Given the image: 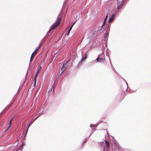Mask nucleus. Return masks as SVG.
Segmentation results:
<instances>
[{
  "mask_svg": "<svg viewBox=\"0 0 151 151\" xmlns=\"http://www.w3.org/2000/svg\"><path fill=\"white\" fill-rule=\"evenodd\" d=\"M62 17V14H60L57 17L56 21L55 23H54L51 27V28L49 31L50 33L52 32L53 30L59 25L61 23V19Z\"/></svg>",
  "mask_w": 151,
  "mask_h": 151,
  "instance_id": "f257e3e1",
  "label": "nucleus"
},
{
  "mask_svg": "<svg viewBox=\"0 0 151 151\" xmlns=\"http://www.w3.org/2000/svg\"><path fill=\"white\" fill-rule=\"evenodd\" d=\"M106 35L105 36V37L106 38V35H107V34H106Z\"/></svg>",
  "mask_w": 151,
  "mask_h": 151,
  "instance_id": "412c9836",
  "label": "nucleus"
},
{
  "mask_svg": "<svg viewBox=\"0 0 151 151\" xmlns=\"http://www.w3.org/2000/svg\"><path fill=\"white\" fill-rule=\"evenodd\" d=\"M105 144L106 145V146H107V147L108 148L109 146V142L106 140H105Z\"/></svg>",
  "mask_w": 151,
  "mask_h": 151,
  "instance_id": "1a4fd4ad",
  "label": "nucleus"
},
{
  "mask_svg": "<svg viewBox=\"0 0 151 151\" xmlns=\"http://www.w3.org/2000/svg\"><path fill=\"white\" fill-rule=\"evenodd\" d=\"M34 86L36 85V78L35 79H34Z\"/></svg>",
  "mask_w": 151,
  "mask_h": 151,
  "instance_id": "2eb2a0df",
  "label": "nucleus"
},
{
  "mask_svg": "<svg viewBox=\"0 0 151 151\" xmlns=\"http://www.w3.org/2000/svg\"><path fill=\"white\" fill-rule=\"evenodd\" d=\"M12 119H13V118H12L10 120L9 122L7 124V128L6 129V130H7V131L8 130H9V128L11 126V124H12L11 122H12Z\"/></svg>",
  "mask_w": 151,
  "mask_h": 151,
  "instance_id": "39448f33",
  "label": "nucleus"
},
{
  "mask_svg": "<svg viewBox=\"0 0 151 151\" xmlns=\"http://www.w3.org/2000/svg\"><path fill=\"white\" fill-rule=\"evenodd\" d=\"M119 0H117V1H118Z\"/></svg>",
  "mask_w": 151,
  "mask_h": 151,
  "instance_id": "4be33fe9",
  "label": "nucleus"
},
{
  "mask_svg": "<svg viewBox=\"0 0 151 151\" xmlns=\"http://www.w3.org/2000/svg\"><path fill=\"white\" fill-rule=\"evenodd\" d=\"M108 14L106 16L105 18L104 19V20L106 21V20H107V19H108Z\"/></svg>",
  "mask_w": 151,
  "mask_h": 151,
  "instance_id": "4468645a",
  "label": "nucleus"
},
{
  "mask_svg": "<svg viewBox=\"0 0 151 151\" xmlns=\"http://www.w3.org/2000/svg\"><path fill=\"white\" fill-rule=\"evenodd\" d=\"M35 56L34 55H33L32 54V55H31V56L30 58V63L32 62V61L33 59L34 58Z\"/></svg>",
  "mask_w": 151,
  "mask_h": 151,
  "instance_id": "9b49d317",
  "label": "nucleus"
},
{
  "mask_svg": "<svg viewBox=\"0 0 151 151\" xmlns=\"http://www.w3.org/2000/svg\"><path fill=\"white\" fill-rule=\"evenodd\" d=\"M70 32V31H69L68 30V31L66 33V34L67 35H69V34Z\"/></svg>",
  "mask_w": 151,
  "mask_h": 151,
  "instance_id": "dca6fc26",
  "label": "nucleus"
},
{
  "mask_svg": "<svg viewBox=\"0 0 151 151\" xmlns=\"http://www.w3.org/2000/svg\"><path fill=\"white\" fill-rule=\"evenodd\" d=\"M38 116L36 118H35L34 120H32L30 121H29L30 122V124L29 125V126L28 127L29 128V127L30 126V125L33 123V122L35 121V120L36 119L38 118Z\"/></svg>",
  "mask_w": 151,
  "mask_h": 151,
  "instance_id": "9d476101",
  "label": "nucleus"
},
{
  "mask_svg": "<svg viewBox=\"0 0 151 151\" xmlns=\"http://www.w3.org/2000/svg\"><path fill=\"white\" fill-rule=\"evenodd\" d=\"M117 4H118V6H117V9H121V7L123 6L124 4V1L123 0L121 3L119 2V0L117 1Z\"/></svg>",
  "mask_w": 151,
  "mask_h": 151,
  "instance_id": "f03ea898",
  "label": "nucleus"
},
{
  "mask_svg": "<svg viewBox=\"0 0 151 151\" xmlns=\"http://www.w3.org/2000/svg\"><path fill=\"white\" fill-rule=\"evenodd\" d=\"M71 29H72V28H71V27H70L68 30L69 31H70V30H71Z\"/></svg>",
  "mask_w": 151,
  "mask_h": 151,
  "instance_id": "aec40b11",
  "label": "nucleus"
},
{
  "mask_svg": "<svg viewBox=\"0 0 151 151\" xmlns=\"http://www.w3.org/2000/svg\"><path fill=\"white\" fill-rule=\"evenodd\" d=\"M106 22V21H105V20H104V22H103V24H102V27H101V28L100 29H99V31H101V30H102V29L103 27L104 26L105 23Z\"/></svg>",
  "mask_w": 151,
  "mask_h": 151,
  "instance_id": "f8f14e48",
  "label": "nucleus"
},
{
  "mask_svg": "<svg viewBox=\"0 0 151 151\" xmlns=\"http://www.w3.org/2000/svg\"><path fill=\"white\" fill-rule=\"evenodd\" d=\"M22 148H23V146L22 145L19 148V149H20V150H21L22 149Z\"/></svg>",
  "mask_w": 151,
  "mask_h": 151,
  "instance_id": "f3484780",
  "label": "nucleus"
},
{
  "mask_svg": "<svg viewBox=\"0 0 151 151\" xmlns=\"http://www.w3.org/2000/svg\"><path fill=\"white\" fill-rule=\"evenodd\" d=\"M96 60L97 62L103 63L104 62V59L103 58H99L98 57L96 59Z\"/></svg>",
  "mask_w": 151,
  "mask_h": 151,
  "instance_id": "20e7f679",
  "label": "nucleus"
},
{
  "mask_svg": "<svg viewBox=\"0 0 151 151\" xmlns=\"http://www.w3.org/2000/svg\"><path fill=\"white\" fill-rule=\"evenodd\" d=\"M70 60L69 59L66 63H65L63 64V65L62 66L61 69L62 71H64L65 70V69L67 68V65H66L67 63L69 62Z\"/></svg>",
  "mask_w": 151,
  "mask_h": 151,
  "instance_id": "7ed1b4c3",
  "label": "nucleus"
},
{
  "mask_svg": "<svg viewBox=\"0 0 151 151\" xmlns=\"http://www.w3.org/2000/svg\"><path fill=\"white\" fill-rule=\"evenodd\" d=\"M115 16V14H113L112 16L110 17L109 20V23L111 22L114 19V17Z\"/></svg>",
  "mask_w": 151,
  "mask_h": 151,
  "instance_id": "423d86ee",
  "label": "nucleus"
},
{
  "mask_svg": "<svg viewBox=\"0 0 151 151\" xmlns=\"http://www.w3.org/2000/svg\"><path fill=\"white\" fill-rule=\"evenodd\" d=\"M38 71L37 72V73L35 75L34 79H35L36 78V79H37V78L38 76Z\"/></svg>",
  "mask_w": 151,
  "mask_h": 151,
  "instance_id": "ddd939ff",
  "label": "nucleus"
},
{
  "mask_svg": "<svg viewBox=\"0 0 151 151\" xmlns=\"http://www.w3.org/2000/svg\"><path fill=\"white\" fill-rule=\"evenodd\" d=\"M41 44L39 46V47L37 48H38V50L41 47Z\"/></svg>",
  "mask_w": 151,
  "mask_h": 151,
  "instance_id": "6ab92c4d",
  "label": "nucleus"
},
{
  "mask_svg": "<svg viewBox=\"0 0 151 151\" xmlns=\"http://www.w3.org/2000/svg\"><path fill=\"white\" fill-rule=\"evenodd\" d=\"M38 48H37L32 53V54L33 55L35 56L38 53Z\"/></svg>",
  "mask_w": 151,
  "mask_h": 151,
  "instance_id": "6e6552de",
  "label": "nucleus"
},
{
  "mask_svg": "<svg viewBox=\"0 0 151 151\" xmlns=\"http://www.w3.org/2000/svg\"><path fill=\"white\" fill-rule=\"evenodd\" d=\"M87 53H88V52H86V54L85 55V57L83 58H82L81 59V62L83 61L85 59H86L87 58Z\"/></svg>",
  "mask_w": 151,
  "mask_h": 151,
  "instance_id": "0eeeda50",
  "label": "nucleus"
},
{
  "mask_svg": "<svg viewBox=\"0 0 151 151\" xmlns=\"http://www.w3.org/2000/svg\"><path fill=\"white\" fill-rule=\"evenodd\" d=\"M75 22H74L73 24L71 26V27H71V28H72L73 26L74 25V24H75Z\"/></svg>",
  "mask_w": 151,
  "mask_h": 151,
  "instance_id": "a211bd4d",
  "label": "nucleus"
}]
</instances>
